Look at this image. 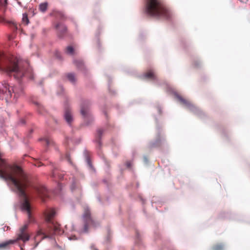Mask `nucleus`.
I'll list each match as a JSON object with an SVG mask.
<instances>
[{"label":"nucleus","instance_id":"nucleus-16","mask_svg":"<svg viewBox=\"0 0 250 250\" xmlns=\"http://www.w3.org/2000/svg\"><path fill=\"white\" fill-rule=\"evenodd\" d=\"M64 175V173L62 172H61L58 169H54L52 174V176L55 179L57 178L59 179H62L63 178V176Z\"/></svg>","mask_w":250,"mask_h":250},{"label":"nucleus","instance_id":"nucleus-31","mask_svg":"<svg viewBox=\"0 0 250 250\" xmlns=\"http://www.w3.org/2000/svg\"><path fill=\"white\" fill-rule=\"evenodd\" d=\"M65 159L70 163H72L71 161V159H70V157L69 154H68V153H66V155H65Z\"/></svg>","mask_w":250,"mask_h":250},{"label":"nucleus","instance_id":"nucleus-8","mask_svg":"<svg viewBox=\"0 0 250 250\" xmlns=\"http://www.w3.org/2000/svg\"><path fill=\"white\" fill-rule=\"evenodd\" d=\"M174 94L176 97H177L178 100L184 104H185L191 111L197 114H199L201 112V111L198 108L193 105L190 102L182 98L177 93L174 92Z\"/></svg>","mask_w":250,"mask_h":250},{"label":"nucleus","instance_id":"nucleus-29","mask_svg":"<svg viewBox=\"0 0 250 250\" xmlns=\"http://www.w3.org/2000/svg\"><path fill=\"white\" fill-rule=\"evenodd\" d=\"M223 246L222 245H217L213 248V250H223Z\"/></svg>","mask_w":250,"mask_h":250},{"label":"nucleus","instance_id":"nucleus-7","mask_svg":"<svg viewBox=\"0 0 250 250\" xmlns=\"http://www.w3.org/2000/svg\"><path fill=\"white\" fill-rule=\"evenodd\" d=\"M80 111L83 121L81 125L88 126L91 125L94 121V118L91 113L90 102L87 101L82 102Z\"/></svg>","mask_w":250,"mask_h":250},{"label":"nucleus","instance_id":"nucleus-18","mask_svg":"<svg viewBox=\"0 0 250 250\" xmlns=\"http://www.w3.org/2000/svg\"><path fill=\"white\" fill-rule=\"evenodd\" d=\"M79 73L81 72L83 74H86L87 72V69L83 61L79 60Z\"/></svg>","mask_w":250,"mask_h":250},{"label":"nucleus","instance_id":"nucleus-14","mask_svg":"<svg viewBox=\"0 0 250 250\" xmlns=\"http://www.w3.org/2000/svg\"><path fill=\"white\" fill-rule=\"evenodd\" d=\"M64 52L67 55L73 58L74 57L76 53L75 48L72 45H69L66 46L64 50Z\"/></svg>","mask_w":250,"mask_h":250},{"label":"nucleus","instance_id":"nucleus-30","mask_svg":"<svg viewBox=\"0 0 250 250\" xmlns=\"http://www.w3.org/2000/svg\"><path fill=\"white\" fill-rule=\"evenodd\" d=\"M160 140L159 139H157L155 142H153V143H151L150 144V147H155L157 146V144L160 142Z\"/></svg>","mask_w":250,"mask_h":250},{"label":"nucleus","instance_id":"nucleus-23","mask_svg":"<svg viewBox=\"0 0 250 250\" xmlns=\"http://www.w3.org/2000/svg\"><path fill=\"white\" fill-rule=\"evenodd\" d=\"M11 243H12V242L11 241H6L0 243V250H3L6 249L8 245Z\"/></svg>","mask_w":250,"mask_h":250},{"label":"nucleus","instance_id":"nucleus-43","mask_svg":"<svg viewBox=\"0 0 250 250\" xmlns=\"http://www.w3.org/2000/svg\"><path fill=\"white\" fill-rule=\"evenodd\" d=\"M61 89L63 90V87H62V86H61Z\"/></svg>","mask_w":250,"mask_h":250},{"label":"nucleus","instance_id":"nucleus-24","mask_svg":"<svg viewBox=\"0 0 250 250\" xmlns=\"http://www.w3.org/2000/svg\"><path fill=\"white\" fill-rule=\"evenodd\" d=\"M22 21L23 23H25L26 25H27L29 23V21L27 15L26 13L22 14Z\"/></svg>","mask_w":250,"mask_h":250},{"label":"nucleus","instance_id":"nucleus-32","mask_svg":"<svg viewBox=\"0 0 250 250\" xmlns=\"http://www.w3.org/2000/svg\"><path fill=\"white\" fill-rule=\"evenodd\" d=\"M68 238L70 240H76L77 239L76 236L75 235L69 236Z\"/></svg>","mask_w":250,"mask_h":250},{"label":"nucleus","instance_id":"nucleus-4","mask_svg":"<svg viewBox=\"0 0 250 250\" xmlns=\"http://www.w3.org/2000/svg\"><path fill=\"white\" fill-rule=\"evenodd\" d=\"M46 221L49 223V234L47 235L43 233V238H52L53 234L61 235L63 233V231L62 230L60 227V225L54 222L51 221V219L55 215L56 211L50 208H47L44 212Z\"/></svg>","mask_w":250,"mask_h":250},{"label":"nucleus","instance_id":"nucleus-38","mask_svg":"<svg viewBox=\"0 0 250 250\" xmlns=\"http://www.w3.org/2000/svg\"><path fill=\"white\" fill-rule=\"evenodd\" d=\"M91 250H98L97 249H96L94 245L91 246Z\"/></svg>","mask_w":250,"mask_h":250},{"label":"nucleus","instance_id":"nucleus-3","mask_svg":"<svg viewBox=\"0 0 250 250\" xmlns=\"http://www.w3.org/2000/svg\"><path fill=\"white\" fill-rule=\"evenodd\" d=\"M145 12L149 16L168 19L170 13L159 0H146Z\"/></svg>","mask_w":250,"mask_h":250},{"label":"nucleus","instance_id":"nucleus-42","mask_svg":"<svg viewBox=\"0 0 250 250\" xmlns=\"http://www.w3.org/2000/svg\"><path fill=\"white\" fill-rule=\"evenodd\" d=\"M39 234H42V232H41V231H39Z\"/></svg>","mask_w":250,"mask_h":250},{"label":"nucleus","instance_id":"nucleus-20","mask_svg":"<svg viewBox=\"0 0 250 250\" xmlns=\"http://www.w3.org/2000/svg\"><path fill=\"white\" fill-rule=\"evenodd\" d=\"M48 7V3L47 2H44L42 3H41L39 5V9L42 12H45Z\"/></svg>","mask_w":250,"mask_h":250},{"label":"nucleus","instance_id":"nucleus-2","mask_svg":"<svg viewBox=\"0 0 250 250\" xmlns=\"http://www.w3.org/2000/svg\"><path fill=\"white\" fill-rule=\"evenodd\" d=\"M0 70L4 71L8 75H13L15 78L19 80L25 77L30 80L34 79L32 69L28 62L21 67L17 61H13L3 53H0Z\"/></svg>","mask_w":250,"mask_h":250},{"label":"nucleus","instance_id":"nucleus-36","mask_svg":"<svg viewBox=\"0 0 250 250\" xmlns=\"http://www.w3.org/2000/svg\"><path fill=\"white\" fill-rule=\"evenodd\" d=\"M42 163L40 162H38L36 164H35V165L37 167H41L42 166Z\"/></svg>","mask_w":250,"mask_h":250},{"label":"nucleus","instance_id":"nucleus-5","mask_svg":"<svg viewBox=\"0 0 250 250\" xmlns=\"http://www.w3.org/2000/svg\"><path fill=\"white\" fill-rule=\"evenodd\" d=\"M22 92L21 87L10 86L8 84L4 83L0 85V100L4 99L7 103L12 102L11 99L12 93H14V99H17Z\"/></svg>","mask_w":250,"mask_h":250},{"label":"nucleus","instance_id":"nucleus-40","mask_svg":"<svg viewBox=\"0 0 250 250\" xmlns=\"http://www.w3.org/2000/svg\"><path fill=\"white\" fill-rule=\"evenodd\" d=\"M144 159L145 163H147L148 162V160L146 156H144Z\"/></svg>","mask_w":250,"mask_h":250},{"label":"nucleus","instance_id":"nucleus-12","mask_svg":"<svg viewBox=\"0 0 250 250\" xmlns=\"http://www.w3.org/2000/svg\"><path fill=\"white\" fill-rule=\"evenodd\" d=\"M83 157L85 160V161L87 163L89 169L92 171L93 172L95 173L96 169L92 165V162L89 155V153L86 148L84 149L83 153Z\"/></svg>","mask_w":250,"mask_h":250},{"label":"nucleus","instance_id":"nucleus-27","mask_svg":"<svg viewBox=\"0 0 250 250\" xmlns=\"http://www.w3.org/2000/svg\"><path fill=\"white\" fill-rule=\"evenodd\" d=\"M34 104L38 106L39 113L40 114H42V109L43 108L42 105L38 102H35Z\"/></svg>","mask_w":250,"mask_h":250},{"label":"nucleus","instance_id":"nucleus-10","mask_svg":"<svg viewBox=\"0 0 250 250\" xmlns=\"http://www.w3.org/2000/svg\"><path fill=\"white\" fill-rule=\"evenodd\" d=\"M34 191L38 194V196L43 200L44 198L48 197V191L45 187L42 186H34L33 188Z\"/></svg>","mask_w":250,"mask_h":250},{"label":"nucleus","instance_id":"nucleus-19","mask_svg":"<svg viewBox=\"0 0 250 250\" xmlns=\"http://www.w3.org/2000/svg\"><path fill=\"white\" fill-rule=\"evenodd\" d=\"M66 77L69 80V81L73 84H75L76 83V80L75 75L73 73H69L67 74Z\"/></svg>","mask_w":250,"mask_h":250},{"label":"nucleus","instance_id":"nucleus-11","mask_svg":"<svg viewBox=\"0 0 250 250\" xmlns=\"http://www.w3.org/2000/svg\"><path fill=\"white\" fill-rule=\"evenodd\" d=\"M56 28L57 29L58 36L60 39H63L67 31V28L66 26L62 23H59L56 25Z\"/></svg>","mask_w":250,"mask_h":250},{"label":"nucleus","instance_id":"nucleus-28","mask_svg":"<svg viewBox=\"0 0 250 250\" xmlns=\"http://www.w3.org/2000/svg\"><path fill=\"white\" fill-rule=\"evenodd\" d=\"M10 27L14 31H16L18 30V25L14 22H9Z\"/></svg>","mask_w":250,"mask_h":250},{"label":"nucleus","instance_id":"nucleus-13","mask_svg":"<svg viewBox=\"0 0 250 250\" xmlns=\"http://www.w3.org/2000/svg\"><path fill=\"white\" fill-rule=\"evenodd\" d=\"M64 118L67 123L70 125L73 121V117L71 111L66 109L64 114Z\"/></svg>","mask_w":250,"mask_h":250},{"label":"nucleus","instance_id":"nucleus-1","mask_svg":"<svg viewBox=\"0 0 250 250\" xmlns=\"http://www.w3.org/2000/svg\"><path fill=\"white\" fill-rule=\"evenodd\" d=\"M0 177L11 183L12 190L19 196L21 210L27 213L29 223L33 222L30 196L25 191L29 183L22 169L18 166L8 165L0 158Z\"/></svg>","mask_w":250,"mask_h":250},{"label":"nucleus","instance_id":"nucleus-33","mask_svg":"<svg viewBox=\"0 0 250 250\" xmlns=\"http://www.w3.org/2000/svg\"><path fill=\"white\" fill-rule=\"evenodd\" d=\"M3 1H4V2L3 3L2 2V0H0V4L2 5H6L7 4V0H3Z\"/></svg>","mask_w":250,"mask_h":250},{"label":"nucleus","instance_id":"nucleus-21","mask_svg":"<svg viewBox=\"0 0 250 250\" xmlns=\"http://www.w3.org/2000/svg\"><path fill=\"white\" fill-rule=\"evenodd\" d=\"M144 78L151 79L155 80L156 78L153 73L151 71H149L143 75L142 76Z\"/></svg>","mask_w":250,"mask_h":250},{"label":"nucleus","instance_id":"nucleus-15","mask_svg":"<svg viewBox=\"0 0 250 250\" xmlns=\"http://www.w3.org/2000/svg\"><path fill=\"white\" fill-rule=\"evenodd\" d=\"M70 190L73 193L76 192L77 190V179L74 177H72L71 178Z\"/></svg>","mask_w":250,"mask_h":250},{"label":"nucleus","instance_id":"nucleus-25","mask_svg":"<svg viewBox=\"0 0 250 250\" xmlns=\"http://www.w3.org/2000/svg\"><path fill=\"white\" fill-rule=\"evenodd\" d=\"M62 190V185L61 184L58 183L57 184V187L55 189L54 192L55 194H58L60 193V192Z\"/></svg>","mask_w":250,"mask_h":250},{"label":"nucleus","instance_id":"nucleus-41","mask_svg":"<svg viewBox=\"0 0 250 250\" xmlns=\"http://www.w3.org/2000/svg\"><path fill=\"white\" fill-rule=\"evenodd\" d=\"M195 65L196 67H198L199 64L198 63H195Z\"/></svg>","mask_w":250,"mask_h":250},{"label":"nucleus","instance_id":"nucleus-17","mask_svg":"<svg viewBox=\"0 0 250 250\" xmlns=\"http://www.w3.org/2000/svg\"><path fill=\"white\" fill-rule=\"evenodd\" d=\"M104 132V130L102 128H98L97 130V134H96V138L97 139V142L98 143L99 146L100 147L102 145V137L103 133Z\"/></svg>","mask_w":250,"mask_h":250},{"label":"nucleus","instance_id":"nucleus-9","mask_svg":"<svg viewBox=\"0 0 250 250\" xmlns=\"http://www.w3.org/2000/svg\"><path fill=\"white\" fill-rule=\"evenodd\" d=\"M28 224H25L22 227L20 228L19 232L18 234V240H21L25 242L29 240L30 236L28 233L26 232Z\"/></svg>","mask_w":250,"mask_h":250},{"label":"nucleus","instance_id":"nucleus-6","mask_svg":"<svg viewBox=\"0 0 250 250\" xmlns=\"http://www.w3.org/2000/svg\"><path fill=\"white\" fill-rule=\"evenodd\" d=\"M82 209V219L83 224V228L82 232L87 233L90 226L96 228L99 226V224L92 218L90 208L87 205H83Z\"/></svg>","mask_w":250,"mask_h":250},{"label":"nucleus","instance_id":"nucleus-34","mask_svg":"<svg viewBox=\"0 0 250 250\" xmlns=\"http://www.w3.org/2000/svg\"><path fill=\"white\" fill-rule=\"evenodd\" d=\"M73 63L76 66H78V62L77 60L74 59L73 61Z\"/></svg>","mask_w":250,"mask_h":250},{"label":"nucleus","instance_id":"nucleus-35","mask_svg":"<svg viewBox=\"0 0 250 250\" xmlns=\"http://www.w3.org/2000/svg\"><path fill=\"white\" fill-rule=\"evenodd\" d=\"M125 165L127 167H130L131 166V164L130 162H127Z\"/></svg>","mask_w":250,"mask_h":250},{"label":"nucleus","instance_id":"nucleus-39","mask_svg":"<svg viewBox=\"0 0 250 250\" xmlns=\"http://www.w3.org/2000/svg\"><path fill=\"white\" fill-rule=\"evenodd\" d=\"M25 121L23 120V119H21V121H20V123L22 124V125H24L25 124Z\"/></svg>","mask_w":250,"mask_h":250},{"label":"nucleus","instance_id":"nucleus-26","mask_svg":"<svg viewBox=\"0 0 250 250\" xmlns=\"http://www.w3.org/2000/svg\"><path fill=\"white\" fill-rule=\"evenodd\" d=\"M55 56L59 60H60L61 61H63V58L62 56V55H61V53L59 51H55Z\"/></svg>","mask_w":250,"mask_h":250},{"label":"nucleus","instance_id":"nucleus-37","mask_svg":"<svg viewBox=\"0 0 250 250\" xmlns=\"http://www.w3.org/2000/svg\"><path fill=\"white\" fill-rule=\"evenodd\" d=\"M157 109H158V112L159 114H161L162 113V111H161V108L160 106H158L157 107Z\"/></svg>","mask_w":250,"mask_h":250},{"label":"nucleus","instance_id":"nucleus-22","mask_svg":"<svg viewBox=\"0 0 250 250\" xmlns=\"http://www.w3.org/2000/svg\"><path fill=\"white\" fill-rule=\"evenodd\" d=\"M40 141H44V144L47 146L53 145L54 144L53 140L48 138H41L40 139Z\"/></svg>","mask_w":250,"mask_h":250}]
</instances>
